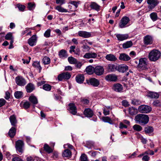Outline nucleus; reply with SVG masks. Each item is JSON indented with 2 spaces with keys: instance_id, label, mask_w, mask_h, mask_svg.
Returning a JSON list of instances; mask_svg holds the SVG:
<instances>
[{
  "instance_id": "4c0bfd02",
  "label": "nucleus",
  "mask_w": 161,
  "mask_h": 161,
  "mask_svg": "<svg viewBox=\"0 0 161 161\" xmlns=\"http://www.w3.org/2000/svg\"><path fill=\"white\" fill-rule=\"evenodd\" d=\"M153 128L151 126H147L144 129V131L146 134L150 133L153 132Z\"/></svg>"
},
{
  "instance_id": "e433bc0d",
  "label": "nucleus",
  "mask_w": 161,
  "mask_h": 161,
  "mask_svg": "<svg viewBox=\"0 0 161 161\" xmlns=\"http://www.w3.org/2000/svg\"><path fill=\"white\" fill-rule=\"evenodd\" d=\"M42 61L44 64H48L50 63V59L48 57L45 56L42 59Z\"/></svg>"
},
{
  "instance_id": "79ce46f5",
  "label": "nucleus",
  "mask_w": 161,
  "mask_h": 161,
  "mask_svg": "<svg viewBox=\"0 0 161 161\" xmlns=\"http://www.w3.org/2000/svg\"><path fill=\"white\" fill-rule=\"evenodd\" d=\"M68 61L71 64H74L77 63V60L72 57H69L68 58Z\"/></svg>"
},
{
  "instance_id": "f3484780",
  "label": "nucleus",
  "mask_w": 161,
  "mask_h": 161,
  "mask_svg": "<svg viewBox=\"0 0 161 161\" xmlns=\"http://www.w3.org/2000/svg\"><path fill=\"white\" fill-rule=\"evenodd\" d=\"M78 34L79 36L84 38H89L91 35L90 32L83 31H79L78 32Z\"/></svg>"
},
{
  "instance_id": "b1692460",
  "label": "nucleus",
  "mask_w": 161,
  "mask_h": 161,
  "mask_svg": "<svg viewBox=\"0 0 161 161\" xmlns=\"http://www.w3.org/2000/svg\"><path fill=\"white\" fill-rule=\"evenodd\" d=\"M75 79L77 83L81 84L84 81V76L83 75H78L76 76Z\"/></svg>"
},
{
  "instance_id": "cd10ccee",
  "label": "nucleus",
  "mask_w": 161,
  "mask_h": 161,
  "mask_svg": "<svg viewBox=\"0 0 161 161\" xmlns=\"http://www.w3.org/2000/svg\"><path fill=\"white\" fill-rule=\"evenodd\" d=\"M148 96L152 98H158L159 97V95L155 92H150L148 93Z\"/></svg>"
},
{
  "instance_id": "aec40b11",
  "label": "nucleus",
  "mask_w": 161,
  "mask_h": 161,
  "mask_svg": "<svg viewBox=\"0 0 161 161\" xmlns=\"http://www.w3.org/2000/svg\"><path fill=\"white\" fill-rule=\"evenodd\" d=\"M116 36L118 40L123 41L127 39L128 38L129 36L127 34H118L116 35Z\"/></svg>"
},
{
  "instance_id": "338daca9",
  "label": "nucleus",
  "mask_w": 161,
  "mask_h": 161,
  "mask_svg": "<svg viewBox=\"0 0 161 161\" xmlns=\"http://www.w3.org/2000/svg\"><path fill=\"white\" fill-rule=\"evenodd\" d=\"M136 155V152H134L132 154L129 156L128 158L132 159L135 158Z\"/></svg>"
},
{
  "instance_id": "8fccbe9b",
  "label": "nucleus",
  "mask_w": 161,
  "mask_h": 161,
  "mask_svg": "<svg viewBox=\"0 0 161 161\" xmlns=\"http://www.w3.org/2000/svg\"><path fill=\"white\" fill-rule=\"evenodd\" d=\"M17 6L19 10L20 11H24L25 8V6L20 4H17Z\"/></svg>"
},
{
  "instance_id": "f704fd0d",
  "label": "nucleus",
  "mask_w": 161,
  "mask_h": 161,
  "mask_svg": "<svg viewBox=\"0 0 161 161\" xmlns=\"http://www.w3.org/2000/svg\"><path fill=\"white\" fill-rule=\"evenodd\" d=\"M137 109L133 107L130 108L129 109V112L130 115H135L137 114Z\"/></svg>"
},
{
  "instance_id": "6e6d98bb",
  "label": "nucleus",
  "mask_w": 161,
  "mask_h": 161,
  "mask_svg": "<svg viewBox=\"0 0 161 161\" xmlns=\"http://www.w3.org/2000/svg\"><path fill=\"white\" fill-rule=\"evenodd\" d=\"M35 7V5L34 3H29L28 4V8L29 10L34 9Z\"/></svg>"
},
{
  "instance_id": "2eb2a0df",
  "label": "nucleus",
  "mask_w": 161,
  "mask_h": 161,
  "mask_svg": "<svg viewBox=\"0 0 161 161\" xmlns=\"http://www.w3.org/2000/svg\"><path fill=\"white\" fill-rule=\"evenodd\" d=\"M69 110L70 113L73 115H75L77 113V109L74 103H69Z\"/></svg>"
},
{
  "instance_id": "de8ad7c7",
  "label": "nucleus",
  "mask_w": 161,
  "mask_h": 161,
  "mask_svg": "<svg viewBox=\"0 0 161 161\" xmlns=\"http://www.w3.org/2000/svg\"><path fill=\"white\" fill-rule=\"evenodd\" d=\"M42 88L46 91H49L51 90V86L49 84H45L43 85Z\"/></svg>"
},
{
  "instance_id": "c9c22d12",
  "label": "nucleus",
  "mask_w": 161,
  "mask_h": 161,
  "mask_svg": "<svg viewBox=\"0 0 161 161\" xmlns=\"http://www.w3.org/2000/svg\"><path fill=\"white\" fill-rule=\"evenodd\" d=\"M103 121L105 122H108L110 124H113V121L111 119L108 117H103L102 118Z\"/></svg>"
},
{
  "instance_id": "ea45409f",
  "label": "nucleus",
  "mask_w": 161,
  "mask_h": 161,
  "mask_svg": "<svg viewBox=\"0 0 161 161\" xmlns=\"http://www.w3.org/2000/svg\"><path fill=\"white\" fill-rule=\"evenodd\" d=\"M6 40H10L11 41H14V37L12 35V34L11 32H9L6 35L5 37Z\"/></svg>"
},
{
  "instance_id": "a878e982",
  "label": "nucleus",
  "mask_w": 161,
  "mask_h": 161,
  "mask_svg": "<svg viewBox=\"0 0 161 161\" xmlns=\"http://www.w3.org/2000/svg\"><path fill=\"white\" fill-rule=\"evenodd\" d=\"M90 6L92 9H95L97 11H98L100 9V6L95 2H92Z\"/></svg>"
},
{
  "instance_id": "7c9ffc66",
  "label": "nucleus",
  "mask_w": 161,
  "mask_h": 161,
  "mask_svg": "<svg viewBox=\"0 0 161 161\" xmlns=\"http://www.w3.org/2000/svg\"><path fill=\"white\" fill-rule=\"evenodd\" d=\"M16 129L14 127H12L8 132V135L11 137H13L15 134Z\"/></svg>"
},
{
  "instance_id": "39448f33",
  "label": "nucleus",
  "mask_w": 161,
  "mask_h": 161,
  "mask_svg": "<svg viewBox=\"0 0 161 161\" xmlns=\"http://www.w3.org/2000/svg\"><path fill=\"white\" fill-rule=\"evenodd\" d=\"M138 110L141 113H148L151 111L152 108L148 106L142 105L139 107Z\"/></svg>"
},
{
  "instance_id": "1a4fd4ad",
  "label": "nucleus",
  "mask_w": 161,
  "mask_h": 161,
  "mask_svg": "<svg viewBox=\"0 0 161 161\" xmlns=\"http://www.w3.org/2000/svg\"><path fill=\"white\" fill-rule=\"evenodd\" d=\"M86 82L88 84L92 85L94 87H97L99 84V81L95 78H91L89 80H86Z\"/></svg>"
},
{
  "instance_id": "5fc2aeb1",
  "label": "nucleus",
  "mask_w": 161,
  "mask_h": 161,
  "mask_svg": "<svg viewBox=\"0 0 161 161\" xmlns=\"http://www.w3.org/2000/svg\"><path fill=\"white\" fill-rule=\"evenodd\" d=\"M81 161H88V159L87 156L85 154H81L80 157Z\"/></svg>"
},
{
  "instance_id": "49530a36",
  "label": "nucleus",
  "mask_w": 161,
  "mask_h": 161,
  "mask_svg": "<svg viewBox=\"0 0 161 161\" xmlns=\"http://www.w3.org/2000/svg\"><path fill=\"white\" fill-rule=\"evenodd\" d=\"M64 78V80H68L71 77V75L70 73L69 72H66L62 73Z\"/></svg>"
},
{
  "instance_id": "c03bdc74",
  "label": "nucleus",
  "mask_w": 161,
  "mask_h": 161,
  "mask_svg": "<svg viewBox=\"0 0 161 161\" xmlns=\"http://www.w3.org/2000/svg\"><path fill=\"white\" fill-rule=\"evenodd\" d=\"M55 9L59 12H67L68 11L62 7L60 6H58L55 8Z\"/></svg>"
},
{
  "instance_id": "c756f323",
  "label": "nucleus",
  "mask_w": 161,
  "mask_h": 161,
  "mask_svg": "<svg viewBox=\"0 0 161 161\" xmlns=\"http://www.w3.org/2000/svg\"><path fill=\"white\" fill-rule=\"evenodd\" d=\"M94 68L91 66H88L86 68V71L88 74H92L94 73Z\"/></svg>"
},
{
  "instance_id": "774afa93",
  "label": "nucleus",
  "mask_w": 161,
  "mask_h": 161,
  "mask_svg": "<svg viewBox=\"0 0 161 161\" xmlns=\"http://www.w3.org/2000/svg\"><path fill=\"white\" fill-rule=\"evenodd\" d=\"M69 3L71 4L74 5L76 8L77 7L78 3L74 1H71L69 2Z\"/></svg>"
},
{
  "instance_id": "72a5a7b5",
  "label": "nucleus",
  "mask_w": 161,
  "mask_h": 161,
  "mask_svg": "<svg viewBox=\"0 0 161 161\" xmlns=\"http://www.w3.org/2000/svg\"><path fill=\"white\" fill-rule=\"evenodd\" d=\"M11 124L13 126H15L17 123L16 119L14 115H11L9 118Z\"/></svg>"
},
{
  "instance_id": "58836bf2",
  "label": "nucleus",
  "mask_w": 161,
  "mask_h": 161,
  "mask_svg": "<svg viewBox=\"0 0 161 161\" xmlns=\"http://www.w3.org/2000/svg\"><path fill=\"white\" fill-rule=\"evenodd\" d=\"M71 154V153L70 151L67 149L64 151L63 154V156L64 157H67L70 156Z\"/></svg>"
},
{
  "instance_id": "9d476101",
  "label": "nucleus",
  "mask_w": 161,
  "mask_h": 161,
  "mask_svg": "<svg viewBox=\"0 0 161 161\" xmlns=\"http://www.w3.org/2000/svg\"><path fill=\"white\" fill-rule=\"evenodd\" d=\"M104 72V69L101 66H98L94 68V73L97 75H102L103 73Z\"/></svg>"
},
{
  "instance_id": "603ef678",
  "label": "nucleus",
  "mask_w": 161,
  "mask_h": 161,
  "mask_svg": "<svg viewBox=\"0 0 161 161\" xmlns=\"http://www.w3.org/2000/svg\"><path fill=\"white\" fill-rule=\"evenodd\" d=\"M22 95V92H21L17 91L14 93L15 97L17 98H19L21 97Z\"/></svg>"
},
{
  "instance_id": "0eeeda50",
  "label": "nucleus",
  "mask_w": 161,
  "mask_h": 161,
  "mask_svg": "<svg viewBox=\"0 0 161 161\" xmlns=\"http://www.w3.org/2000/svg\"><path fill=\"white\" fill-rule=\"evenodd\" d=\"M105 79L108 82H115L117 80L118 77L114 74H108L105 76Z\"/></svg>"
},
{
  "instance_id": "ddd939ff",
  "label": "nucleus",
  "mask_w": 161,
  "mask_h": 161,
  "mask_svg": "<svg viewBox=\"0 0 161 161\" xmlns=\"http://www.w3.org/2000/svg\"><path fill=\"white\" fill-rule=\"evenodd\" d=\"M119 58L120 60L127 61L129 60L131 58L126 54L122 53L120 54Z\"/></svg>"
},
{
  "instance_id": "052dcab7",
  "label": "nucleus",
  "mask_w": 161,
  "mask_h": 161,
  "mask_svg": "<svg viewBox=\"0 0 161 161\" xmlns=\"http://www.w3.org/2000/svg\"><path fill=\"white\" fill-rule=\"evenodd\" d=\"M107 107H104L103 108V113L104 115H108L109 113V110L107 109Z\"/></svg>"
},
{
  "instance_id": "7ed1b4c3",
  "label": "nucleus",
  "mask_w": 161,
  "mask_h": 161,
  "mask_svg": "<svg viewBox=\"0 0 161 161\" xmlns=\"http://www.w3.org/2000/svg\"><path fill=\"white\" fill-rule=\"evenodd\" d=\"M147 58H142L139 60L138 67L142 70H146L147 69Z\"/></svg>"
},
{
  "instance_id": "3c124183",
  "label": "nucleus",
  "mask_w": 161,
  "mask_h": 161,
  "mask_svg": "<svg viewBox=\"0 0 161 161\" xmlns=\"http://www.w3.org/2000/svg\"><path fill=\"white\" fill-rule=\"evenodd\" d=\"M151 19L153 21H155L157 20V14L155 13H153L150 14Z\"/></svg>"
},
{
  "instance_id": "bb28decb",
  "label": "nucleus",
  "mask_w": 161,
  "mask_h": 161,
  "mask_svg": "<svg viewBox=\"0 0 161 161\" xmlns=\"http://www.w3.org/2000/svg\"><path fill=\"white\" fill-rule=\"evenodd\" d=\"M26 91L28 92H31L34 89L33 85L31 83L28 84L25 86Z\"/></svg>"
},
{
  "instance_id": "4d7b16f0",
  "label": "nucleus",
  "mask_w": 161,
  "mask_h": 161,
  "mask_svg": "<svg viewBox=\"0 0 161 161\" xmlns=\"http://www.w3.org/2000/svg\"><path fill=\"white\" fill-rule=\"evenodd\" d=\"M37 157H34L31 156H29L26 158L27 161H36V159Z\"/></svg>"
},
{
  "instance_id": "864d4df0",
  "label": "nucleus",
  "mask_w": 161,
  "mask_h": 161,
  "mask_svg": "<svg viewBox=\"0 0 161 161\" xmlns=\"http://www.w3.org/2000/svg\"><path fill=\"white\" fill-rule=\"evenodd\" d=\"M153 104L154 106L159 107L161 106V102L158 100H156L153 102Z\"/></svg>"
},
{
  "instance_id": "6e6552de",
  "label": "nucleus",
  "mask_w": 161,
  "mask_h": 161,
  "mask_svg": "<svg viewBox=\"0 0 161 161\" xmlns=\"http://www.w3.org/2000/svg\"><path fill=\"white\" fill-rule=\"evenodd\" d=\"M24 145L23 142L20 140L16 141V142L15 147L16 150L19 153H22L23 150L22 149Z\"/></svg>"
},
{
  "instance_id": "412c9836",
  "label": "nucleus",
  "mask_w": 161,
  "mask_h": 161,
  "mask_svg": "<svg viewBox=\"0 0 161 161\" xmlns=\"http://www.w3.org/2000/svg\"><path fill=\"white\" fill-rule=\"evenodd\" d=\"M118 68V66L115 64H109L108 65V69L109 71H115L116 70H117Z\"/></svg>"
},
{
  "instance_id": "a211bd4d",
  "label": "nucleus",
  "mask_w": 161,
  "mask_h": 161,
  "mask_svg": "<svg viewBox=\"0 0 161 161\" xmlns=\"http://www.w3.org/2000/svg\"><path fill=\"white\" fill-rule=\"evenodd\" d=\"M97 54L95 53H86L83 57L85 58H96L97 57Z\"/></svg>"
},
{
  "instance_id": "bf43d9fd",
  "label": "nucleus",
  "mask_w": 161,
  "mask_h": 161,
  "mask_svg": "<svg viewBox=\"0 0 161 161\" xmlns=\"http://www.w3.org/2000/svg\"><path fill=\"white\" fill-rule=\"evenodd\" d=\"M30 103L28 101L25 102L23 104V106L25 108L27 109L30 107Z\"/></svg>"
},
{
  "instance_id": "9b49d317",
  "label": "nucleus",
  "mask_w": 161,
  "mask_h": 161,
  "mask_svg": "<svg viewBox=\"0 0 161 161\" xmlns=\"http://www.w3.org/2000/svg\"><path fill=\"white\" fill-rule=\"evenodd\" d=\"M147 3L149 5L148 8L150 9H153L158 3V0H147Z\"/></svg>"
},
{
  "instance_id": "6ab92c4d",
  "label": "nucleus",
  "mask_w": 161,
  "mask_h": 161,
  "mask_svg": "<svg viewBox=\"0 0 161 161\" xmlns=\"http://www.w3.org/2000/svg\"><path fill=\"white\" fill-rule=\"evenodd\" d=\"M113 89L118 92H121L123 89L122 85L119 83L114 84L113 86Z\"/></svg>"
},
{
  "instance_id": "2f4dec72",
  "label": "nucleus",
  "mask_w": 161,
  "mask_h": 161,
  "mask_svg": "<svg viewBox=\"0 0 161 161\" xmlns=\"http://www.w3.org/2000/svg\"><path fill=\"white\" fill-rule=\"evenodd\" d=\"M133 45L131 41H127L123 44L122 46L124 48H127L130 47Z\"/></svg>"
},
{
  "instance_id": "f03ea898",
  "label": "nucleus",
  "mask_w": 161,
  "mask_h": 161,
  "mask_svg": "<svg viewBox=\"0 0 161 161\" xmlns=\"http://www.w3.org/2000/svg\"><path fill=\"white\" fill-rule=\"evenodd\" d=\"M161 55L160 51L157 50H153L149 53L148 58L150 60L155 61L160 58Z\"/></svg>"
},
{
  "instance_id": "a18cd8bd",
  "label": "nucleus",
  "mask_w": 161,
  "mask_h": 161,
  "mask_svg": "<svg viewBox=\"0 0 161 161\" xmlns=\"http://www.w3.org/2000/svg\"><path fill=\"white\" fill-rule=\"evenodd\" d=\"M32 65L33 66L39 69V72H40L42 68L40 65L39 62L37 61L34 62L33 64Z\"/></svg>"
},
{
  "instance_id": "393cba45",
  "label": "nucleus",
  "mask_w": 161,
  "mask_h": 161,
  "mask_svg": "<svg viewBox=\"0 0 161 161\" xmlns=\"http://www.w3.org/2000/svg\"><path fill=\"white\" fill-rule=\"evenodd\" d=\"M58 55L60 58L62 59L66 58L68 56L66 51L64 49H62L59 51Z\"/></svg>"
},
{
  "instance_id": "c85d7f7f",
  "label": "nucleus",
  "mask_w": 161,
  "mask_h": 161,
  "mask_svg": "<svg viewBox=\"0 0 161 161\" xmlns=\"http://www.w3.org/2000/svg\"><path fill=\"white\" fill-rule=\"evenodd\" d=\"M29 100L33 104H36L38 103L37 98L35 96L33 95H31L30 97Z\"/></svg>"
},
{
  "instance_id": "09e8293b",
  "label": "nucleus",
  "mask_w": 161,
  "mask_h": 161,
  "mask_svg": "<svg viewBox=\"0 0 161 161\" xmlns=\"http://www.w3.org/2000/svg\"><path fill=\"white\" fill-rule=\"evenodd\" d=\"M133 128L135 130H136L138 131H140L142 130V127L138 125H135L133 126Z\"/></svg>"
},
{
  "instance_id": "20e7f679",
  "label": "nucleus",
  "mask_w": 161,
  "mask_h": 161,
  "mask_svg": "<svg viewBox=\"0 0 161 161\" xmlns=\"http://www.w3.org/2000/svg\"><path fill=\"white\" fill-rule=\"evenodd\" d=\"M130 21V19L127 16H124L120 20L119 24L120 28H123L127 26V25Z\"/></svg>"
},
{
  "instance_id": "423d86ee",
  "label": "nucleus",
  "mask_w": 161,
  "mask_h": 161,
  "mask_svg": "<svg viewBox=\"0 0 161 161\" xmlns=\"http://www.w3.org/2000/svg\"><path fill=\"white\" fill-rule=\"evenodd\" d=\"M15 80L16 84L19 86H24L26 84V82L25 79L21 76L16 77Z\"/></svg>"
},
{
  "instance_id": "473e14b6",
  "label": "nucleus",
  "mask_w": 161,
  "mask_h": 161,
  "mask_svg": "<svg viewBox=\"0 0 161 161\" xmlns=\"http://www.w3.org/2000/svg\"><path fill=\"white\" fill-rule=\"evenodd\" d=\"M137 138L141 140V142L143 144H146L147 143V139L144 138L143 136H142L140 134H138L137 136Z\"/></svg>"
},
{
  "instance_id": "5701e85b",
  "label": "nucleus",
  "mask_w": 161,
  "mask_h": 161,
  "mask_svg": "<svg viewBox=\"0 0 161 161\" xmlns=\"http://www.w3.org/2000/svg\"><path fill=\"white\" fill-rule=\"evenodd\" d=\"M84 114L86 117H91L93 115V112L90 108H86L84 111Z\"/></svg>"
},
{
  "instance_id": "a19ab883",
  "label": "nucleus",
  "mask_w": 161,
  "mask_h": 161,
  "mask_svg": "<svg viewBox=\"0 0 161 161\" xmlns=\"http://www.w3.org/2000/svg\"><path fill=\"white\" fill-rule=\"evenodd\" d=\"M44 150L48 153H50L53 151V149L47 144L44 145Z\"/></svg>"
},
{
  "instance_id": "dca6fc26",
  "label": "nucleus",
  "mask_w": 161,
  "mask_h": 161,
  "mask_svg": "<svg viewBox=\"0 0 161 161\" xmlns=\"http://www.w3.org/2000/svg\"><path fill=\"white\" fill-rule=\"evenodd\" d=\"M144 43L146 45L152 44L153 43L152 37L149 35L146 36L144 38Z\"/></svg>"
},
{
  "instance_id": "13d9d810",
  "label": "nucleus",
  "mask_w": 161,
  "mask_h": 161,
  "mask_svg": "<svg viewBox=\"0 0 161 161\" xmlns=\"http://www.w3.org/2000/svg\"><path fill=\"white\" fill-rule=\"evenodd\" d=\"M51 31L50 29L47 30L44 34V36L46 37H49L50 36Z\"/></svg>"
},
{
  "instance_id": "4be33fe9",
  "label": "nucleus",
  "mask_w": 161,
  "mask_h": 161,
  "mask_svg": "<svg viewBox=\"0 0 161 161\" xmlns=\"http://www.w3.org/2000/svg\"><path fill=\"white\" fill-rule=\"evenodd\" d=\"M106 59L108 60L111 61H115L117 60L116 56L112 54H108L105 56Z\"/></svg>"
},
{
  "instance_id": "f8f14e48",
  "label": "nucleus",
  "mask_w": 161,
  "mask_h": 161,
  "mask_svg": "<svg viewBox=\"0 0 161 161\" xmlns=\"http://www.w3.org/2000/svg\"><path fill=\"white\" fill-rule=\"evenodd\" d=\"M37 40V37L36 35H33L28 40V43L31 46H33L36 45Z\"/></svg>"
},
{
  "instance_id": "4468645a",
  "label": "nucleus",
  "mask_w": 161,
  "mask_h": 161,
  "mask_svg": "<svg viewBox=\"0 0 161 161\" xmlns=\"http://www.w3.org/2000/svg\"><path fill=\"white\" fill-rule=\"evenodd\" d=\"M117 70L120 72L124 73L128 69V67L125 64H121L118 66Z\"/></svg>"
},
{
  "instance_id": "f257e3e1",
  "label": "nucleus",
  "mask_w": 161,
  "mask_h": 161,
  "mask_svg": "<svg viewBox=\"0 0 161 161\" xmlns=\"http://www.w3.org/2000/svg\"><path fill=\"white\" fill-rule=\"evenodd\" d=\"M135 120L136 123L144 125L148 122L149 118L147 115L140 114L135 116Z\"/></svg>"
},
{
  "instance_id": "680f3d73",
  "label": "nucleus",
  "mask_w": 161,
  "mask_h": 161,
  "mask_svg": "<svg viewBox=\"0 0 161 161\" xmlns=\"http://www.w3.org/2000/svg\"><path fill=\"white\" fill-rule=\"evenodd\" d=\"M12 161H23V159L18 156L14 157L12 158Z\"/></svg>"
},
{
  "instance_id": "0e129e2a",
  "label": "nucleus",
  "mask_w": 161,
  "mask_h": 161,
  "mask_svg": "<svg viewBox=\"0 0 161 161\" xmlns=\"http://www.w3.org/2000/svg\"><path fill=\"white\" fill-rule=\"evenodd\" d=\"M57 79L59 81H62L63 80H64L62 73L61 74L58 75Z\"/></svg>"
},
{
  "instance_id": "37998d69",
  "label": "nucleus",
  "mask_w": 161,
  "mask_h": 161,
  "mask_svg": "<svg viewBox=\"0 0 161 161\" xmlns=\"http://www.w3.org/2000/svg\"><path fill=\"white\" fill-rule=\"evenodd\" d=\"M131 103L135 105H137L140 104L141 103V102L139 100L134 99L131 100Z\"/></svg>"
},
{
  "instance_id": "69168bd1",
  "label": "nucleus",
  "mask_w": 161,
  "mask_h": 161,
  "mask_svg": "<svg viewBox=\"0 0 161 161\" xmlns=\"http://www.w3.org/2000/svg\"><path fill=\"white\" fill-rule=\"evenodd\" d=\"M6 102V101L4 99H0V107L4 105L5 104Z\"/></svg>"
},
{
  "instance_id": "e2e57ef3",
  "label": "nucleus",
  "mask_w": 161,
  "mask_h": 161,
  "mask_svg": "<svg viewBox=\"0 0 161 161\" xmlns=\"http://www.w3.org/2000/svg\"><path fill=\"white\" fill-rule=\"evenodd\" d=\"M56 3L57 4L61 5L64 4L65 3V0H56Z\"/></svg>"
}]
</instances>
